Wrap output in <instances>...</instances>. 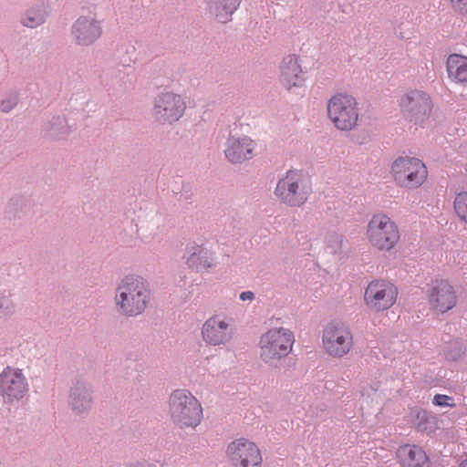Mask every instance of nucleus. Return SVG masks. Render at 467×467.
<instances>
[{
    "label": "nucleus",
    "instance_id": "nucleus-30",
    "mask_svg": "<svg viewBox=\"0 0 467 467\" xmlns=\"http://www.w3.org/2000/svg\"><path fill=\"white\" fill-rule=\"evenodd\" d=\"M22 376L21 369L8 367L1 373L0 379H19Z\"/></svg>",
    "mask_w": 467,
    "mask_h": 467
},
{
    "label": "nucleus",
    "instance_id": "nucleus-7",
    "mask_svg": "<svg viewBox=\"0 0 467 467\" xmlns=\"http://www.w3.org/2000/svg\"><path fill=\"white\" fill-rule=\"evenodd\" d=\"M390 175L399 187L416 190L427 181L428 169L418 158L400 156L391 163Z\"/></svg>",
    "mask_w": 467,
    "mask_h": 467
},
{
    "label": "nucleus",
    "instance_id": "nucleus-9",
    "mask_svg": "<svg viewBox=\"0 0 467 467\" xmlns=\"http://www.w3.org/2000/svg\"><path fill=\"white\" fill-rule=\"evenodd\" d=\"M398 287L389 280L374 279L364 292L366 306L374 312H383L391 308L397 302Z\"/></svg>",
    "mask_w": 467,
    "mask_h": 467
},
{
    "label": "nucleus",
    "instance_id": "nucleus-25",
    "mask_svg": "<svg viewBox=\"0 0 467 467\" xmlns=\"http://www.w3.org/2000/svg\"><path fill=\"white\" fill-rule=\"evenodd\" d=\"M44 10H29L22 19V23L28 27H36L44 21Z\"/></svg>",
    "mask_w": 467,
    "mask_h": 467
},
{
    "label": "nucleus",
    "instance_id": "nucleus-5",
    "mask_svg": "<svg viewBox=\"0 0 467 467\" xmlns=\"http://www.w3.org/2000/svg\"><path fill=\"white\" fill-rule=\"evenodd\" d=\"M327 117L340 131L354 130L359 121V108L357 99L348 93H337L327 106Z\"/></svg>",
    "mask_w": 467,
    "mask_h": 467
},
{
    "label": "nucleus",
    "instance_id": "nucleus-11",
    "mask_svg": "<svg viewBox=\"0 0 467 467\" xmlns=\"http://www.w3.org/2000/svg\"><path fill=\"white\" fill-rule=\"evenodd\" d=\"M233 467H261L263 455L257 444L245 438L232 441L225 451Z\"/></svg>",
    "mask_w": 467,
    "mask_h": 467
},
{
    "label": "nucleus",
    "instance_id": "nucleus-8",
    "mask_svg": "<svg viewBox=\"0 0 467 467\" xmlns=\"http://www.w3.org/2000/svg\"><path fill=\"white\" fill-rule=\"evenodd\" d=\"M322 345L325 351L331 357L342 358L353 347V335L350 328L339 321L327 324L322 333Z\"/></svg>",
    "mask_w": 467,
    "mask_h": 467
},
{
    "label": "nucleus",
    "instance_id": "nucleus-23",
    "mask_svg": "<svg viewBox=\"0 0 467 467\" xmlns=\"http://www.w3.org/2000/svg\"><path fill=\"white\" fill-rule=\"evenodd\" d=\"M0 390L4 391L5 399L18 400L24 396L26 386L25 381H0Z\"/></svg>",
    "mask_w": 467,
    "mask_h": 467
},
{
    "label": "nucleus",
    "instance_id": "nucleus-31",
    "mask_svg": "<svg viewBox=\"0 0 467 467\" xmlns=\"http://www.w3.org/2000/svg\"><path fill=\"white\" fill-rule=\"evenodd\" d=\"M16 104V99L15 97H11L6 100L2 101L1 109L5 112L9 111Z\"/></svg>",
    "mask_w": 467,
    "mask_h": 467
},
{
    "label": "nucleus",
    "instance_id": "nucleus-29",
    "mask_svg": "<svg viewBox=\"0 0 467 467\" xmlns=\"http://www.w3.org/2000/svg\"><path fill=\"white\" fill-rule=\"evenodd\" d=\"M433 404L439 407H454V400L451 396L437 394L433 398Z\"/></svg>",
    "mask_w": 467,
    "mask_h": 467
},
{
    "label": "nucleus",
    "instance_id": "nucleus-2",
    "mask_svg": "<svg viewBox=\"0 0 467 467\" xmlns=\"http://www.w3.org/2000/svg\"><path fill=\"white\" fill-rule=\"evenodd\" d=\"M365 237L368 245L378 252H390L400 241V230L388 214L378 213L368 220Z\"/></svg>",
    "mask_w": 467,
    "mask_h": 467
},
{
    "label": "nucleus",
    "instance_id": "nucleus-10",
    "mask_svg": "<svg viewBox=\"0 0 467 467\" xmlns=\"http://www.w3.org/2000/svg\"><path fill=\"white\" fill-rule=\"evenodd\" d=\"M398 104L400 110L416 123L429 119L433 110V102L430 94L416 88L400 94Z\"/></svg>",
    "mask_w": 467,
    "mask_h": 467
},
{
    "label": "nucleus",
    "instance_id": "nucleus-21",
    "mask_svg": "<svg viewBox=\"0 0 467 467\" xmlns=\"http://www.w3.org/2000/svg\"><path fill=\"white\" fill-rule=\"evenodd\" d=\"M241 0H210L209 10L218 22L226 23L237 10Z\"/></svg>",
    "mask_w": 467,
    "mask_h": 467
},
{
    "label": "nucleus",
    "instance_id": "nucleus-15",
    "mask_svg": "<svg viewBox=\"0 0 467 467\" xmlns=\"http://www.w3.org/2000/svg\"><path fill=\"white\" fill-rule=\"evenodd\" d=\"M305 74L296 55L286 56L280 66V82L287 89L301 87L305 82Z\"/></svg>",
    "mask_w": 467,
    "mask_h": 467
},
{
    "label": "nucleus",
    "instance_id": "nucleus-16",
    "mask_svg": "<svg viewBox=\"0 0 467 467\" xmlns=\"http://www.w3.org/2000/svg\"><path fill=\"white\" fill-rule=\"evenodd\" d=\"M255 146V142L248 137H233L228 140L225 156L231 162H242L253 157Z\"/></svg>",
    "mask_w": 467,
    "mask_h": 467
},
{
    "label": "nucleus",
    "instance_id": "nucleus-28",
    "mask_svg": "<svg viewBox=\"0 0 467 467\" xmlns=\"http://www.w3.org/2000/svg\"><path fill=\"white\" fill-rule=\"evenodd\" d=\"M449 6L456 14L467 16V0H446Z\"/></svg>",
    "mask_w": 467,
    "mask_h": 467
},
{
    "label": "nucleus",
    "instance_id": "nucleus-26",
    "mask_svg": "<svg viewBox=\"0 0 467 467\" xmlns=\"http://www.w3.org/2000/svg\"><path fill=\"white\" fill-rule=\"evenodd\" d=\"M74 410L82 412L90 407V399L87 395L82 397L74 396L71 400Z\"/></svg>",
    "mask_w": 467,
    "mask_h": 467
},
{
    "label": "nucleus",
    "instance_id": "nucleus-3",
    "mask_svg": "<svg viewBox=\"0 0 467 467\" xmlns=\"http://www.w3.org/2000/svg\"><path fill=\"white\" fill-rule=\"evenodd\" d=\"M169 415L180 428H195L202 420L201 402L187 389H176L169 397Z\"/></svg>",
    "mask_w": 467,
    "mask_h": 467
},
{
    "label": "nucleus",
    "instance_id": "nucleus-27",
    "mask_svg": "<svg viewBox=\"0 0 467 467\" xmlns=\"http://www.w3.org/2000/svg\"><path fill=\"white\" fill-rule=\"evenodd\" d=\"M464 353V348L459 342H453L451 344L446 358L450 360H456Z\"/></svg>",
    "mask_w": 467,
    "mask_h": 467
},
{
    "label": "nucleus",
    "instance_id": "nucleus-18",
    "mask_svg": "<svg viewBox=\"0 0 467 467\" xmlns=\"http://www.w3.org/2000/svg\"><path fill=\"white\" fill-rule=\"evenodd\" d=\"M73 35L79 45H88L99 37L101 29L93 17H79L74 26Z\"/></svg>",
    "mask_w": 467,
    "mask_h": 467
},
{
    "label": "nucleus",
    "instance_id": "nucleus-12",
    "mask_svg": "<svg viewBox=\"0 0 467 467\" xmlns=\"http://www.w3.org/2000/svg\"><path fill=\"white\" fill-rule=\"evenodd\" d=\"M426 299L430 310L436 315L445 314L457 305L455 288L446 279L433 280L426 291Z\"/></svg>",
    "mask_w": 467,
    "mask_h": 467
},
{
    "label": "nucleus",
    "instance_id": "nucleus-14",
    "mask_svg": "<svg viewBox=\"0 0 467 467\" xmlns=\"http://www.w3.org/2000/svg\"><path fill=\"white\" fill-rule=\"evenodd\" d=\"M202 335L203 340L209 345L225 344L231 338L230 325L219 316L212 317L202 325Z\"/></svg>",
    "mask_w": 467,
    "mask_h": 467
},
{
    "label": "nucleus",
    "instance_id": "nucleus-4",
    "mask_svg": "<svg viewBox=\"0 0 467 467\" xmlns=\"http://www.w3.org/2000/svg\"><path fill=\"white\" fill-rule=\"evenodd\" d=\"M295 335L289 328L272 327L263 333L259 338V355L265 363L279 361L293 350Z\"/></svg>",
    "mask_w": 467,
    "mask_h": 467
},
{
    "label": "nucleus",
    "instance_id": "nucleus-20",
    "mask_svg": "<svg viewBox=\"0 0 467 467\" xmlns=\"http://www.w3.org/2000/svg\"><path fill=\"white\" fill-rule=\"evenodd\" d=\"M446 68L451 81L467 86V57L459 54L450 55L446 61Z\"/></svg>",
    "mask_w": 467,
    "mask_h": 467
},
{
    "label": "nucleus",
    "instance_id": "nucleus-22",
    "mask_svg": "<svg viewBox=\"0 0 467 467\" xmlns=\"http://www.w3.org/2000/svg\"><path fill=\"white\" fill-rule=\"evenodd\" d=\"M416 427L418 431L421 432L431 434L435 432V431L439 428V420L437 417L426 410H418L416 414Z\"/></svg>",
    "mask_w": 467,
    "mask_h": 467
},
{
    "label": "nucleus",
    "instance_id": "nucleus-24",
    "mask_svg": "<svg viewBox=\"0 0 467 467\" xmlns=\"http://www.w3.org/2000/svg\"><path fill=\"white\" fill-rule=\"evenodd\" d=\"M453 211L459 221L467 223V192L463 191L455 195Z\"/></svg>",
    "mask_w": 467,
    "mask_h": 467
},
{
    "label": "nucleus",
    "instance_id": "nucleus-1",
    "mask_svg": "<svg viewBox=\"0 0 467 467\" xmlns=\"http://www.w3.org/2000/svg\"><path fill=\"white\" fill-rule=\"evenodd\" d=\"M148 283L140 276H127L119 284L115 300L119 313L129 317L140 315L150 302Z\"/></svg>",
    "mask_w": 467,
    "mask_h": 467
},
{
    "label": "nucleus",
    "instance_id": "nucleus-19",
    "mask_svg": "<svg viewBox=\"0 0 467 467\" xmlns=\"http://www.w3.org/2000/svg\"><path fill=\"white\" fill-rule=\"evenodd\" d=\"M186 264L190 268L202 271L210 268L213 265L212 253L196 244H191L187 246Z\"/></svg>",
    "mask_w": 467,
    "mask_h": 467
},
{
    "label": "nucleus",
    "instance_id": "nucleus-13",
    "mask_svg": "<svg viewBox=\"0 0 467 467\" xmlns=\"http://www.w3.org/2000/svg\"><path fill=\"white\" fill-rule=\"evenodd\" d=\"M185 109L186 103L180 95L165 92L155 99L152 117L160 123L171 124L183 115Z\"/></svg>",
    "mask_w": 467,
    "mask_h": 467
},
{
    "label": "nucleus",
    "instance_id": "nucleus-6",
    "mask_svg": "<svg viewBox=\"0 0 467 467\" xmlns=\"http://www.w3.org/2000/svg\"><path fill=\"white\" fill-rule=\"evenodd\" d=\"M311 191L307 175L301 171L290 170L278 181L275 194L282 202L299 207L307 201Z\"/></svg>",
    "mask_w": 467,
    "mask_h": 467
},
{
    "label": "nucleus",
    "instance_id": "nucleus-32",
    "mask_svg": "<svg viewBox=\"0 0 467 467\" xmlns=\"http://www.w3.org/2000/svg\"><path fill=\"white\" fill-rule=\"evenodd\" d=\"M254 293H253V292H251V291H244V292H242V293L240 294V299H241L242 301H246V300L251 301V300H253V299H254Z\"/></svg>",
    "mask_w": 467,
    "mask_h": 467
},
{
    "label": "nucleus",
    "instance_id": "nucleus-17",
    "mask_svg": "<svg viewBox=\"0 0 467 467\" xmlns=\"http://www.w3.org/2000/svg\"><path fill=\"white\" fill-rule=\"evenodd\" d=\"M401 467H430V460L422 447L415 444H404L397 451Z\"/></svg>",
    "mask_w": 467,
    "mask_h": 467
},
{
    "label": "nucleus",
    "instance_id": "nucleus-33",
    "mask_svg": "<svg viewBox=\"0 0 467 467\" xmlns=\"http://www.w3.org/2000/svg\"><path fill=\"white\" fill-rule=\"evenodd\" d=\"M461 467H467V459L462 462Z\"/></svg>",
    "mask_w": 467,
    "mask_h": 467
}]
</instances>
